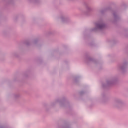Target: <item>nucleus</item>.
<instances>
[{
  "mask_svg": "<svg viewBox=\"0 0 128 128\" xmlns=\"http://www.w3.org/2000/svg\"><path fill=\"white\" fill-rule=\"evenodd\" d=\"M98 26L100 28H102V26H104V25H98Z\"/></svg>",
  "mask_w": 128,
  "mask_h": 128,
  "instance_id": "1",
  "label": "nucleus"
}]
</instances>
